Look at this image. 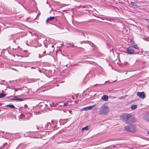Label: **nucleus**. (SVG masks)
Returning <instances> with one entry per match:
<instances>
[{
  "instance_id": "obj_1",
  "label": "nucleus",
  "mask_w": 149,
  "mask_h": 149,
  "mask_svg": "<svg viewBox=\"0 0 149 149\" xmlns=\"http://www.w3.org/2000/svg\"><path fill=\"white\" fill-rule=\"evenodd\" d=\"M120 119L126 124L134 123L135 119L132 115L130 113H124L120 115Z\"/></svg>"
},
{
  "instance_id": "obj_2",
  "label": "nucleus",
  "mask_w": 149,
  "mask_h": 149,
  "mask_svg": "<svg viewBox=\"0 0 149 149\" xmlns=\"http://www.w3.org/2000/svg\"><path fill=\"white\" fill-rule=\"evenodd\" d=\"M109 109L106 103L103 104L100 109V113L101 114L105 115H107L109 112Z\"/></svg>"
},
{
  "instance_id": "obj_3",
  "label": "nucleus",
  "mask_w": 149,
  "mask_h": 149,
  "mask_svg": "<svg viewBox=\"0 0 149 149\" xmlns=\"http://www.w3.org/2000/svg\"><path fill=\"white\" fill-rule=\"evenodd\" d=\"M124 129L126 131L129 132H134L136 131V126L133 125L125 126Z\"/></svg>"
},
{
  "instance_id": "obj_4",
  "label": "nucleus",
  "mask_w": 149,
  "mask_h": 149,
  "mask_svg": "<svg viewBox=\"0 0 149 149\" xmlns=\"http://www.w3.org/2000/svg\"><path fill=\"white\" fill-rule=\"evenodd\" d=\"M134 49L131 47H129L126 49V53L129 54H134Z\"/></svg>"
},
{
  "instance_id": "obj_5",
  "label": "nucleus",
  "mask_w": 149,
  "mask_h": 149,
  "mask_svg": "<svg viewBox=\"0 0 149 149\" xmlns=\"http://www.w3.org/2000/svg\"><path fill=\"white\" fill-rule=\"evenodd\" d=\"M136 95L141 98L144 99L146 97L145 95L144 92H138L136 93Z\"/></svg>"
},
{
  "instance_id": "obj_6",
  "label": "nucleus",
  "mask_w": 149,
  "mask_h": 149,
  "mask_svg": "<svg viewBox=\"0 0 149 149\" xmlns=\"http://www.w3.org/2000/svg\"><path fill=\"white\" fill-rule=\"evenodd\" d=\"M95 105V104L93 106H91L88 107H85L83 108L81 110L82 111H87L88 110H89L91 109H92V108H93V107Z\"/></svg>"
},
{
  "instance_id": "obj_7",
  "label": "nucleus",
  "mask_w": 149,
  "mask_h": 149,
  "mask_svg": "<svg viewBox=\"0 0 149 149\" xmlns=\"http://www.w3.org/2000/svg\"><path fill=\"white\" fill-rule=\"evenodd\" d=\"M143 119L144 120L149 122V114H145L143 116Z\"/></svg>"
},
{
  "instance_id": "obj_8",
  "label": "nucleus",
  "mask_w": 149,
  "mask_h": 149,
  "mask_svg": "<svg viewBox=\"0 0 149 149\" xmlns=\"http://www.w3.org/2000/svg\"><path fill=\"white\" fill-rule=\"evenodd\" d=\"M131 5L135 8H139V6L136 4V3L135 2H130Z\"/></svg>"
},
{
  "instance_id": "obj_9",
  "label": "nucleus",
  "mask_w": 149,
  "mask_h": 149,
  "mask_svg": "<svg viewBox=\"0 0 149 149\" xmlns=\"http://www.w3.org/2000/svg\"><path fill=\"white\" fill-rule=\"evenodd\" d=\"M51 123H47V125H45V127L48 130H51Z\"/></svg>"
},
{
  "instance_id": "obj_10",
  "label": "nucleus",
  "mask_w": 149,
  "mask_h": 149,
  "mask_svg": "<svg viewBox=\"0 0 149 149\" xmlns=\"http://www.w3.org/2000/svg\"><path fill=\"white\" fill-rule=\"evenodd\" d=\"M101 99L102 100L106 101L108 100V97L107 95H104L102 97Z\"/></svg>"
},
{
  "instance_id": "obj_11",
  "label": "nucleus",
  "mask_w": 149,
  "mask_h": 149,
  "mask_svg": "<svg viewBox=\"0 0 149 149\" xmlns=\"http://www.w3.org/2000/svg\"><path fill=\"white\" fill-rule=\"evenodd\" d=\"M54 18H55V17L54 16L50 17L48 18L46 20V22L48 23V21H51Z\"/></svg>"
},
{
  "instance_id": "obj_12",
  "label": "nucleus",
  "mask_w": 149,
  "mask_h": 149,
  "mask_svg": "<svg viewBox=\"0 0 149 149\" xmlns=\"http://www.w3.org/2000/svg\"><path fill=\"white\" fill-rule=\"evenodd\" d=\"M90 127L89 126H86L85 127H83L81 129V130L83 131L84 130H88L89 129H90Z\"/></svg>"
},
{
  "instance_id": "obj_13",
  "label": "nucleus",
  "mask_w": 149,
  "mask_h": 149,
  "mask_svg": "<svg viewBox=\"0 0 149 149\" xmlns=\"http://www.w3.org/2000/svg\"><path fill=\"white\" fill-rule=\"evenodd\" d=\"M137 107V105L135 104H133L131 106V108L132 110L136 109Z\"/></svg>"
},
{
  "instance_id": "obj_14",
  "label": "nucleus",
  "mask_w": 149,
  "mask_h": 149,
  "mask_svg": "<svg viewBox=\"0 0 149 149\" xmlns=\"http://www.w3.org/2000/svg\"><path fill=\"white\" fill-rule=\"evenodd\" d=\"M132 47L136 49L137 50H138L139 49V48L137 46V45H133Z\"/></svg>"
},
{
  "instance_id": "obj_15",
  "label": "nucleus",
  "mask_w": 149,
  "mask_h": 149,
  "mask_svg": "<svg viewBox=\"0 0 149 149\" xmlns=\"http://www.w3.org/2000/svg\"><path fill=\"white\" fill-rule=\"evenodd\" d=\"M6 107H9L11 108H15V107L13 105L10 104L9 105H6Z\"/></svg>"
},
{
  "instance_id": "obj_16",
  "label": "nucleus",
  "mask_w": 149,
  "mask_h": 149,
  "mask_svg": "<svg viewBox=\"0 0 149 149\" xmlns=\"http://www.w3.org/2000/svg\"><path fill=\"white\" fill-rule=\"evenodd\" d=\"M6 95V94L4 93H1L0 94V98H2L5 96Z\"/></svg>"
},
{
  "instance_id": "obj_17",
  "label": "nucleus",
  "mask_w": 149,
  "mask_h": 149,
  "mask_svg": "<svg viewBox=\"0 0 149 149\" xmlns=\"http://www.w3.org/2000/svg\"><path fill=\"white\" fill-rule=\"evenodd\" d=\"M46 51H44L43 52V54H39V58H41L44 55H43V54H45L46 53Z\"/></svg>"
},
{
  "instance_id": "obj_18",
  "label": "nucleus",
  "mask_w": 149,
  "mask_h": 149,
  "mask_svg": "<svg viewBox=\"0 0 149 149\" xmlns=\"http://www.w3.org/2000/svg\"><path fill=\"white\" fill-rule=\"evenodd\" d=\"M24 116H25L24 114H21L19 116V118L21 119H22L23 118H24Z\"/></svg>"
},
{
  "instance_id": "obj_19",
  "label": "nucleus",
  "mask_w": 149,
  "mask_h": 149,
  "mask_svg": "<svg viewBox=\"0 0 149 149\" xmlns=\"http://www.w3.org/2000/svg\"><path fill=\"white\" fill-rule=\"evenodd\" d=\"M119 147H127L128 148H129L128 147L126 146H125V145L123 144H120L119 146Z\"/></svg>"
},
{
  "instance_id": "obj_20",
  "label": "nucleus",
  "mask_w": 149,
  "mask_h": 149,
  "mask_svg": "<svg viewBox=\"0 0 149 149\" xmlns=\"http://www.w3.org/2000/svg\"><path fill=\"white\" fill-rule=\"evenodd\" d=\"M71 104H68V103H65L64 104H63V105H60V106H66V105H70Z\"/></svg>"
},
{
  "instance_id": "obj_21",
  "label": "nucleus",
  "mask_w": 149,
  "mask_h": 149,
  "mask_svg": "<svg viewBox=\"0 0 149 149\" xmlns=\"http://www.w3.org/2000/svg\"><path fill=\"white\" fill-rule=\"evenodd\" d=\"M16 100L18 101H21L24 100V99L20 98H16Z\"/></svg>"
},
{
  "instance_id": "obj_22",
  "label": "nucleus",
  "mask_w": 149,
  "mask_h": 149,
  "mask_svg": "<svg viewBox=\"0 0 149 149\" xmlns=\"http://www.w3.org/2000/svg\"><path fill=\"white\" fill-rule=\"evenodd\" d=\"M130 42H131L132 44H134V41L133 40H131Z\"/></svg>"
},
{
  "instance_id": "obj_23",
  "label": "nucleus",
  "mask_w": 149,
  "mask_h": 149,
  "mask_svg": "<svg viewBox=\"0 0 149 149\" xmlns=\"http://www.w3.org/2000/svg\"><path fill=\"white\" fill-rule=\"evenodd\" d=\"M107 82V81H106V82H105L103 84H96L95 85H94V86H95L97 85H103V84H104L105 83H106Z\"/></svg>"
},
{
  "instance_id": "obj_24",
  "label": "nucleus",
  "mask_w": 149,
  "mask_h": 149,
  "mask_svg": "<svg viewBox=\"0 0 149 149\" xmlns=\"http://www.w3.org/2000/svg\"><path fill=\"white\" fill-rule=\"evenodd\" d=\"M145 21L147 22H148L149 23V19H145Z\"/></svg>"
},
{
  "instance_id": "obj_25",
  "label": "nucleus",
  "mask_w": 149,
  "mask_h": 149,
  "mask_svg": "<svg viewBox=\"0 0 149 149\" xmlns=\"http://www.w3.org/2000/svg\"><path fill=\"white\" fill-rule=\"evenodd\" d=\"M11 100H16V98H13L10 99Z\"/></svg>"
},
{
  "instance_id": "obj_26",
  "label": "nucleus",
  "mask_w": 149,
  "mask_h": 149,
  "mask_svg": "<svg viewBox=\"0 0 149 149\" xmlns=\"http://www.w3.org/2000/svg\"><path fill=\"white\" fill-rule=\"evenodd\" d=\"M14 89L15 91H18V90L19 89V88H14ZM19 89L20 90V89L19 88Z\"/></svg>"
},
{
  "instance_id": "obj_27",
  "label": "nucleus",
  "mask_w": 149,
  "mask_h": 149,
  "mask_svg": "<svg viewBox=\"0 0 149 149\" xmlns=\"http://www.w3.org/2000/svg\"><path fill=\"white\" fill-rule=\"evenodd\" d=\"M68 111L70 113H72V111L71 110H69Z\"/></svg>"
},
{
  "instance_id": "obj_28",
  "label": "nucleus",
  "mask_w": 149,
  "mask_h": 149,
  "mask_svg": "<svg viewBox=\"0 0 149 149\" xmlns=\"http://www.w3.org/2000/svg\"><path fill=\"white\" fill-rule=\"evenodd\" d=\"M7 144V143H5L4 144H3V146H5Z\"/></svg>"
},
{
  "instance_id": "obj_29",
  "label": "nucleus",
  "mask_w": 149,
  "mask_h": 149,
  "mask_svg": "<svg viewBox=\"0 0 149 149\" xmlns=\"http://www.w3.org/2000/svg\"><path fill=\"white\" fill-rule=\"evenodd\" d=\"M116 147L115 146H111V148H112V147L113 148H115Z\"/></svg>"
},
{
  "instance_id": "obj_30",
  "label": "nucleus",
  "mask_w": 149,
  "mask_h": 149,
  "mask_svg": "<svg viewBox=\"0 0 149 149\" xmlns=\"http://www.w3.org/2000/svg\"><path fill=\"white\" fill-rule=\"evenodd\" d=\"M6 134H9V133H8V132H6ZM9 134H10V135H11V133H9Z\"/></svg>"
},
{
  "instance_id": "obj_31",
  "label": "nucleus",
  "mask_w": 149,
  "mask_h": 149,
  "mask_svg": "<svg viewBox=\"0 0 149 149\" xmlns=\"http://www.w3.org/2000/svg\"><path fill=\"white\" fill-rule=\"evenodd\" d=\"M45 47L46 48H47V46L45 44Z\"/></svg>"
},
{
  "instance_id": "obj_32",
  "label": "nucleus",
  "mask_w": 149,
  "mask_h": 149,
  "mask_svg": "<svg viewBox=\"0 0 149 149\" xmlns=\"http://www.w3.org/2000/svg\"><path fill=\"white\" fill-rule=\"evenodd\" d=\"M32 80H33V81H34L36 80L35 79H32Z\"/></svg>"
},
{
  "instance_id": "obj_33",
  "label": "nucleus",
  "mask_w": 149,
  "mask_h": 149,
  "mask_svg": "<svg viewBox=\"0 0 149 149\" xmlns=\"http://www.w3.org/2000/svg\"><path fill=\"white\" fill-rule=\"evenodd\" d=\"M41 128H40V131H42V130L41 129Z\"/></svg>"
},
{
  "instance_id": "obj_34",
  "label": "nucleus",
  "mask_w": 149,
  "mask_h": 149,
  "mask_svg": "<svg viewBox=\"0 0 149 149\" xmlns=\"http://www.w3.org/2000/svg\"><path fill=\"white\" fill-rule=\"evenodd\" d=\"M44 134H45V132H44V133H43V134H42V135H44Z\"/></svg>"
},
{
  "instance_id": "obj_35",
  "label": "nucleus",
  "mask_w": 149,
  "mask_h": 149,
  "mask_svg": "<svg viewBox=\"0 0 149 149\" xmlns=\"http://www.w3.org/2000/svg\"><path fill=\"white\" fill-rule=\"evenodd\" d=\"M55 103V102H54V103H52L53 105H54Z\"/></svg>"
},
{
  "instance_id": "obj_36",
  "label": "nucleus",
  "mask_w": 149,
  "mask_h": 149,
  "mask_svg": "<svg viewBox=\"0 0 149 149\" xmlns=\"http://www.w3.org/2000/svg\"><path fill=\"white\" fill-rule=\"evenodd\" d=\"M25 107H26V106H27V105H25Z\"/></svg>"
},
{
  "instance_id": "obj_37",
  "label": "nucleus",
  "mask_w": 149,
  "mask_h": 149,
  "mask_svg": "<svg viewBox=\"0 0 149 149\" xmlns=\"http://www.w3.org/2000/svg\"><path fill=\"white\" fill-rule=\"evenodd\" d=\"M37 127V129L38 130V127Z\"/></svg>"
},
{
  "instance_id": "obj_38",
  "label": "nucleus",
  "mask_w": 149,
  "mask_h": 149,
  "mask_svg": "<svg viewBox=\"0 0 149 149\" xmlns=\"http://www.w3.org/2000/svg\"><path fill=\"white\" fill-rule=\"evenodd\" d=\"M148 133L149 134V131L148 132Z\"/></svg>"
},
{
  "instance_id": "obj_39",
  "label": "nucleus",
  "mask_w": 149,
  "mask_h": 149,
  "mask_svg": "<svg viewBox=\"0 0 149 149\" xmlns=\"http://www.w3.org/2000/svg\"><path fill=\"white\" fill-rule=\"evenodd\" d=\"M112 51L113 52V50H112Z\"/></svg>"
}]
</instances>
